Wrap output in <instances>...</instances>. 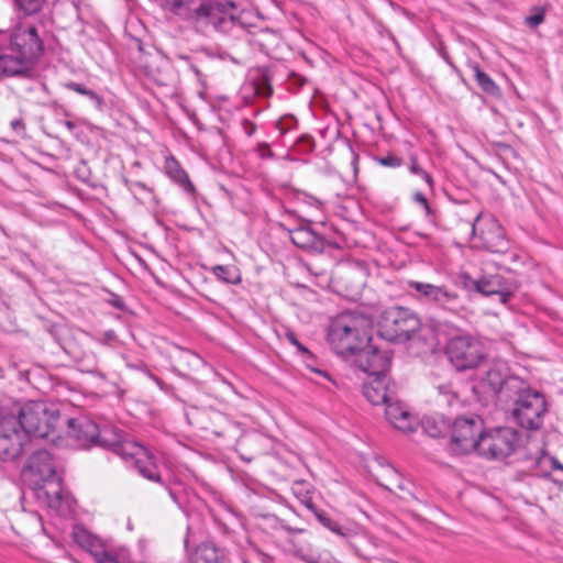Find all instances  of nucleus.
I'll list each match as a JSON object with an SVG mask.
<instances>
[{"mask_svg":"<svg viewBox=\"0 0 563 563\" xmlns=\"http://www.w3.org/2000/svg\"><path fill=\"white\" fill-rule=\"evenodd\" d=\"M368 377L386 375L391 365V354L389 351H382L368 343L366 347L361 349L351 360Z\"/></svg>","mask_w":563,"mask_h":563,"instance_id":"16","label":"nucleus"},{"mask_svg":"<svg viewBox=\"0 0 563 563\" xmlns=\"http://www.w3.org/2000/svg\"><path fill=\"white\" fill-rule=\"evenodd\" d=\"M421 428L431 438H441L450 433L451 420L443 415L424 416L421 420Z\"/></svg>","mask_w":563,"mask_h":563,"instance_id":"28","label":"nucleus"},{"mask_svg":"<svg viewBox=\"0 0 563 563\" xmlns=\"http://www.w3.org/2000/svg\"><path fill=\"white\" fill-rule=\"evenodd\" d=\"M409 170L411 174H415V175L421 177L426 181V184L429 186V188L433 189L434 181H433L432 176L418 164L417 158H415V157L411 158V165L409 167Z\"/></svg>","mask_w":563,"mask_h":563,"instance_id":"42","label":"nucleus"},{"mask_svg":"<svg viewBox=\"0 0 563 563\" xmlns=\"http://www.w3.org/2000/svg\"><path fill=\"white\" fill-rule=\"evenodd\" d=\"M25 472L32 477L36 498L56 514L66 516L74 510V500L63 488L55 461L46 450L34 451L27 460Z\"/></svg>","mask_w":563,"mask_h":563,"instance_id":"1","label":"nucleus"},{"mask_svg":"<svg viewBox=\"0 0 563 563\" xmlns=\"http://www.w3.org/2000/svg\"><path fill=\"white\" fill-rule=\"evenodd\" d=\"M46 2L47 0H13L15 10L24 16L40 13Z\"/></svg>","mask_w":563,"mask_h":563,"instance_id":"36","label":"nucleus"},{"mask_svg":"<svg viewBox=\"0 0 563 563\" xmlns=\"http://www.w3.org/2000/svg\"><path fill=\"white\" fill-rule=\"evenodd\" d=\"M290 239L295 245L303 250H314L317 244V234L309 227L292 230Z\"/></svg>","mask_w":563,"mask_h":563,"instance_id":"32","label":"nucleus"},{"mask_svg":"<svg viewBox=\"0 0 563 563\" xmlns=\"http://www.w3.org/2000/svg\"><path fill=\"white\" fill-rule=\"evenodd\" d=\"M545 9L542 7H533L531 13L525 18V23L531 29H536L544 22Z\"/></svg>","mask_w":563,"mask_h":563,"instance_id":"40","label":"nucleus"},{"mask_svg":"<svg viewBox=\"0 0 563 563\" xmlns=\"http://www.w3.org/2000/svg\"><path fill=\"white\" fill-rule=\"evenodd\" d=\"M10 126L18 135H23L25 133V124L21 118L12 120L10 122Z\"/></svg>","mask_w":563,"mask_h":563,"instance_id":"44","label":"nucleus"},{"mask_svg":"<svg viewBox=\"0 0 563 563\" xmlns=\"http://www.w3.org/2000/svg\"><path fill=\"white\" fill-rule=\"evenodd\" d=\"M64 87L67 88L68 90H71L79 95L88 97L91 101L95 102V104L98 109H102L103 99L93 90L88 89L85 85L75 82V81H68V82L64 84Z\"/></svg>","mask_w":563,"mask_h":563,"instance_id":"37","label":"nucleus"},{"mask_svg":"<svg viewBox=\"0 0 563 563\" xmlns=\"http://www.w3.org/2000/svg\"><path fill=\"white\" fill-rule=\"evenodd\" d=\"M459 278L465 289L484 296L498 295L499 301L504 305L510 300L517 289L516 282L501 274L483 275L481 278L474 279L467 273H461Z\"/></svg>","mask_w":563,"mask_h":563,"instance_id":"12","label":"nucleus"},{"mask_svg":"<svg viewBox=\"0 0 563 563\" xmlns=\"http://www.w3.org/2000/svg\"><path fill=\"white\" fill-rule=\"evenodd\" d=\"M509 401H512L511 418L519 427L530 431L539 430L542 427L548 412V402L541 391L522 380V386L514 391V397Z\"/></svg>","mask_w":563,"mask_h":563,"instance_id":"5","label":"nucleus"},{"mask_svg":"<svg viewBox=\"0 0 563 563\" xmlns=\"http://www.w3.org/2000/svg\"><path fill=\"white\" fill-rule=\"evenodd\" d=\"M380 466V473L375 474L376 482L384 488L388 490H394L395 488L402 489V479L400 474L393 466L388 464H383L380 460H377Z\"/></svg>","mask_w":563,"mask_h":563,"instance_id":"31","label":"nucleus"},{"mask_svg":"<svg viewBox=\"0 0 563 563\" xmlns=\"http://www.w3.org/2000/svg\"><path fill=\"white\" fill-rule=\"evenodd\" d=\"M13 415L20 420L29 439L33 437L54 443L59 438L60 415L55 406L44 401H29Z\"/></svg>","mask_w":563,"mask_h":563,"instance_id":"3","label":"nucleus"},{"mask_svg":"<svg viewBox=\"0 0 563 563\" xmlns=\"http://www.w3.org/2000/svg\"><path fill=\"white\" fill-rule=\"evenodd\" d=\"M301 501L305 504V506L307 508H309L310 510H312L313 514L317 515V508H316V506H314V504L312 501V497L311 496H308L307 498L302 499Z\"/></svg>","mask_w":563,"mask_h":563,"instance_id":"48","label":"nucleus"},{"mask_svg":"<svg viewBox=\"0 0 563 563\" xmlns=\"http://www.w3.org/2000/svg\"><path fill=\"white\" fill-rule=\"evenodd\" d=\"M452 329L445 345V354L456 371L463 372L477 367L485 358L482 343L468 334L457 333Z\"/></svg>","mask_w":563,"mask_h":563,"instance_id":"6","label":"nucleus"},{"mask_svg":"<svg viewBox=\"0 0 563 563\" xmlns=\"http://www.w3.org/2000/svg\"><path fill=\"white\" fill-rule=\"evenodd\" d=\"M385 416L387 421L397 430L409 433L415 430V418L405 408V406L395 398L388 402H385Z\"/></svg>","mask_w":563,"mask_h":563,"instance_id":"22","label":"nucleus"},{"mask_svg":"<svg viewBox=\"0 0 563 563\" xmlns=\"http://www.w3.org/2000/svg\"><path fill=\"white\" fill-rule=\"evenodd\" d=\"M318 374H319V376H323V377L330 379L329 374L327 372H324V371L319 369Z\"/></svg>","mask_w":563,"mask_h":563,"instance_id":"58","label":"nucleus"},{"mask_svg":"<svg viewBox=\"0 0 563 563\" xmlns=\"http://www.w3.org/2000/svg\"><path fill=\"white\" fill-rule=\"evenodd\" d=\"M187 421L200 429L212 432L217 437L234 435L239 424L229 417L213 408L190 407L186 411Z\"/></svg>","mask_w":563,"mask_h":563,"instance_id":"13","label":"nucleus"},{"mask_svg":"<svg viewBox=\"0 0 563 563\" xmlns=\"http://www.w3.org/2000/svg\"><path fill=\"white\" fill-rule=\"evenodd\" d=\"M277 128L279 129L280 133L284 134L286 132V129H284L283 126V122L282 121H278L277 122Z\"/></svg>","mask_w":563,"mask_h":563,"instance_id":"56","label":"nucleus"},{"mask_svg":"<svg viewBox=\"0 0 563 563\" xmlns=\"http://www.w3.org/2000/svg\"><path fill=\"white\" fill-rule=\"evenodd\" d=\"M376 161L379 165L389 168H397L402 165V159L395 154H388L387 156L378 157Z\"/></svg>","mask_w":563,"mask_h":563,"instance_id":"43","label":"nucleus"},{"mask_svg":"<svg viewBox=\"0 0 563 563\" xmlns=\"http://www.w3.org/2000/svg\"><path fill=\"white\" fill-rule=\"evenodd\" d=\"M107 340H113L115 338V333L112 330H109L104 333Z\"/></svg>","mask_w":563,"mask_h":563,"instance_id":"53","label":"nucleus"},{"mask_svg":"<svg viewBox=\"0 0 563 563\" xmlns=\"http://www.w3.org/2000/svg\"><path fill=\"white\" fill-rule=\"evenodd\" d=\"M446 62L449 63V65H450L451 67L455 68V67H454V64H452V63H451L450 60H448V59H446Z\"/></svg>","mask_w":563,"mask_h":563,"instance_id":"63","label":"nucleus"},{"mask_svg":"<svg viewBox=\"0 0 563 563\" xmlns=\"http://www.w3.org/2000/svg\"><path fill=\"white\" fill-rule=\"evenodd\" d=\"M296 347L298 349L299 352L301 353H305V354H310V352L299 342Z\"/></svg>","mask_w":563,"mask_h":563,"instance_id":"54","label":"nucleus"},{"mask_svg":"<svg viewBox=\"0 0 563 563\" xmlns=\"http://www.w3.org/2000/svg\"><path fill=\"white\" fill-rule=\"evenodd\" d=\"M31 71L13 53H0V79L5 77H29Z\"/></svg>","mask_w":563,"mask_h":563,"instance_id":"27","label":"nucleus"},{"mask_svg":"<svg viewBox=\"0 0 563 563\" xmlns=\"http://www.w3.org/2000/svg\"><path fill=\"white\" fill-rule=\"evenodd\" d=\"M481 386L490 391L500 402H507L514 397V391L522 386V379L508 375L505 366L496 365L486 372Z\"/></svg>","mask_w":563,"mask_h":563,"instance_id":"14","label":"nucleus"},{"mask_svg":"<svg viewBox=\"0 0 563 563\" xmlns=\"http://www.w3.org/2000/svg\"><path fill=\"white\" fill-rule=\"evenodd\" d=\"M128 460H133L139 473L146 479L162 483L158 467L154 461V456L146 448L137 444H129Z\"/></svg>","mask_w":563,"mask_h":563,"instance_id":"20","label":"nucleus"},{"mask_svg":"<svg viewBox=\"0 0 563 563\" xmlns=\"http://www.w3.org/2000/svg\"><path fill=\"white\" fill-rule=\"evenodd\" d=\"M98 424L87 418L68 420V437L80 448L96 446Z\"/></svg>","mask_w":563,"mask_h":563,"instance_id":"21","label":"nucleus"},{"mask_svg":"<svg viewBox=\"0 0 563 563\" xmlns=\"http://www.w3.org/2000/svg\"><path fill=\"white\" fill-rule=\"evenodd\" d=\"M422 208L424 209L426 216H427L428 218H431V217H432V214H433V211H432V209H431V207H430L429 202H427L426 205H423V206H422Z\"/></svg>","mask_w":563,"mask_h":563,"instance_id":"51","label":"nucleus"},{"mask_svg":"<svg viewBox=\"0 0 563 563\" xmlns=\"http://www.w3.org/2000/svg\"><path fill=\"white\" fill-rule=\"evenodd\" d=\"M421 325L418 316L405 307H390L386 309L379 319V333L382 338L390 342L410 340L419 331Z\"/></svg>","mask_w":563,"mask_h":563,"instance_id":"7","label":"nucleus"},{"mask_svg":"<svg viewBox=\"0 0 563 563\" xmlns=\"http://www.w3.org/2000/svg\"><path fill=\"white\" fill-rule=\"evenodd\" d=\"M213 275L229 284H236L240 277L236 275V269L233 266L217 265L212 267Z\"/></svg>","mask_w":563,"mask_h":563,"instance_id":"38","label":"nucleus"},{"mask_svg":"<svg viewBox=\"0 0 563 563\" xmlns=\"http://www.w3.org/2000/svg\"><path fill=\"white\" fill-rule=\"evenodd\" d=\"M174 366L177 371L184 375L198 369L203 361L195 352L186 349H178L176 354L173 356Z\"/></svg>","mask_w":563,"mask_h":563,"instance_id":"29","label":"nucleus"},{"mask_svg":"<svg viewBox=\"0 0 563 563\" xmlns=\"http://www.w3.org/2000/svg\"><path fill=\"white\" fill-rule=\"evenodd\" d=\"M544 462H548L550 464V470L551 471H561L563 472V464L560 463L555 457L553 456H548L545 457L543 461Z\"/></svg>","mask_w":563,"mask_h":563,"instance_id":"45","label":"nucleus"},{"mask_svg":"<svg viewBox=\"0 0 563 563\" xmlns=\"http://www.w3.org/2000/svg\"><path fill=\"white\" fill-rule=\"evenodd\" d=\"M113 305H114L117 308H120V309H122V308H123V302H122L120 299L115 300V301L113 302Z\"/></svg>","mask_w":563,"mask_h":563,"instance_id":"57","label":"nucleus"},{"mask_svg":"<svg viewBox=\"0 0 563 563\" xmlns=\"http://www.w3.org/2000/svg\"><path fill=\"white\" fill-rule=\"evenodd\" d=\"M318 107H319V110H320L321 108H323V102H322V100H321V98H320V97H319V103H318Z\"/></svg>","mask_w":563,"mask_h":563,"instance_id":"59","label":"nucleus"},{"mask_svg":"<svg viewBox=\"0 0 563 563\" xmlns=\"http://www.w3.org/2000/svg\"><path fill=\"white\" fill-rule=\"evenodd\" d=\"M74 539L80 548L90 553L93 561L109 549L100 538L85 528H77L74 531Z\"/></svg>","mask_w":563,"mask_h":563,"instance_id":"25","label":"nucleus"},{"mask_svg":"<svg viewBox=\"0 0 563 563\" xmlns=\"http://www.w3.org/2000/svg\"><path fill=\"white\" fill-rule=\"evenodd\" d=\"M98 433L96 446L112 451L125 461H128L125 451L129 452V444H137L135 441L125 439L122 431L110 423L98 424Z\"/></svg>","mask_w":563,"mask_h":563,"instance_id":"17","label":"nucleus"},{"mask_svg":"<svg viewBox=\"0 0 563 563\" xmlns=\"http://www.w3.org/2000/svg\"><path fill=\"white\" fill-rule=\"evenodd\" d=\"M437 389L439 393V402L451 407L459 400L457 394L452 389L451 385H439Z\"/></svg>","mask_w":563,"mask_h":563,"instance_id":"39","label":"nucleus"},{"mask_svg":"<svg viewBox=\"0 0 563 563\" xmlns=\"http://www.w3.org/2000/svg\"><path fill=\"white\" fill-rule=\"evenodd\" d=\"M286 336L292 345L296 346L299 343V341L297 340L296 335L292 332H288Z\"/></svg>","mask_w":563,"mask_h":563,"instance_id":"49","label":"nucleus"},{"mask_svg":"<svg viewBox=\"0 0 563 563\" xmlns=\"http://www.w3.org/2000/svg\"><path fill=\"white\" fill-rule=\"evenodd\" d=\"M338 166H339V164H338V159L336 158H334V159H332L330 162H327V165H325L327 173L328 174L335 173L336 169H338Z\"/></svg>","mask_w":563,"mask_h":563,"instance_id":"46","label":"nucleus"},{"mask_svg":"<svg viewBox=\"0 0 563 563\" xmlns=\"http://www.w3.org/2000/svg\"><path fill=\"white\" fill-rule=\"evenodd\" d=\"M9 49L32 73L34 65L44 54V43L37 27L32 24H20L9 35Z\"/></svg>","mask_w":563,"mask_h":563,"instance_id":"9","label":"nucleus"},{"mask_svg":"<svg viewBox=\"0 0 563 563\" xmlns=\"http://www.w3.org/2000/svg\"><path fill=\"white\" fill-rule=\"evenodd\" d=\"M373 321L360 312H343L333 318L327 330V341L335 354L346 361L372 342Z\"/></svg>","mask_w":563,"mask_h":563,"instance_id":"2","label":"nucleus"},{"mask_svg":"<svg viewBox=\"0 0 563 563\" xmlns=\"http://www.w3.org/2000/svg\"><path fill=\"white\" fill-rule=\"evenodd\" d=\"M481 222V214H478L475 219V221L473 222L472 224V233L473 234H476L477 232V228H478V223Z\"/></svg>","mask_w":563,"mask_h":563,"instance_id":"50","label":"nucleus"},{"mask_svg":"<svg viewBox=\"0 0 563 563\" xmlns=\"http://www.w3.org/2000/svg\"><path fill=\"white\" fill-rule=\"evenodd\" d=\"M408 287L417 292L419 299L433 302L442 309L455 312L461 307L459 295L444 286L409 280Z\"/></svg>","mask_w":563,"mask_h":563,"instance_id":"15","label":"nucleus"},{"mask_svg":"<svg viewBox=\"0 0 563 563\" xmlns=\"http://www.w3.org/2000/svg\"><path fill=\"white\" fill-rule=\"evenodd\" d=\"M363 285L364 282L361 273L354 268H346L339 272L335 282V289L340 294L354 297L358 294Z\"/></svg>","mask_w":563,"mask_h":563,"instance_id":"23","label":"nucleus"},{"mask_svg":"<svg viewBox=\"0 0 563 563\" xmlns=\"http://www.w3.org/2000/svg\"><path fill=\"white\" fill-rule=\"evenodd\" d=\"M319 523H321L324 528L330 530L335 536L346 539L353 534V530L341 525L339 521L334 520L333 518L329 517L324 512H320L318 515Z\"/></svg>","mask_w":563,"mask_h":563,"instance_id":"35","label":"nucleus"},{"mask_svg":"<svg viewBox=\"0 0 563 563\" xmlns=\"http://www.w3.org/2000/svg\"><path fill=\"white\" fill-rule=\"evenodd\" d=\"M64 124L69 131L75 129V123L71 121H65Z\"/></svg>","mask_w":563,"mask_h":563,"instance_id":"55","label":"nucleus"},{"mask_svg":"<svg viewBox=\"0 0 563 563\" xmlns=\"http://www.w3.org/2000/svg\"><path fill=\"white\" fill-rule=\"evenodd\" d=\"M93 562L95 563H128V560L123 552H114V551L108 549Z\"/></svg>","mask_w":563,"mask_h":563,"instance_id":"41","label":"nucleus"},{"mask_svg":"<svg viewBox=\"0 0 563 563\" xmlns=\"http://www.w3.org/2000/svg\"><path fill=\"white\" fill-rule=\"evenodd\" d=\"M169 496L175 500V495L172 489L168 488Z\"/></svg>","mask_w":563,"mask_h":563,"instance_id":"60","label":"nucleus"},{"mask_svg":"<svg viewBox=\"0 0 563 563\" xmlns=\"http://www.w3.org/2000/svg\"><path fill=\"white\" fill-rule=\"evenodd\" d=\"M483 432V421L478 416L456 418L453 423L451 422L450 452L456 455L477 452L479 435Z\"/></svg>","mask_w":563,"mask_h":563,"instance_id":"10","label":"nucleus"},{"mask_svg":"<svg viewBox=\"0 0 563 563\" xmlns=\"http://www.w3.org/2000/svg\"><path fill=\"white\" fill-rule=\"evenodd\" d=\"M316 96H317V89L313 91L312 98H314Z\"/></svg>","mask_w":563,"mask_h":563,"instance_id":"64","label":"nucleus"},{"mask_svg":"<svg viewBox=\"0 0 563 563\" xmlns=\"http://www.w3.org/2000/svg\"><path fill=\"white\" fill-rule=\"evenodd\" d=\"M146 75L150 80L161 87L169 86L173 77L170 67L166 62H163L156 66H148Z\"/></svg>","mask_w":563,"mask_h":563,"instance_id":"33","label":"nucleus"},{"mask_svg":"<svg viewBox=\"0 0 563 563\" xmlns=\"http://www.w3.org/2000/svg\"><path fill=\"white\" fill-rule=\"evenodd\" d=\"M413 200L421 206H423L428 202V199L426 198V196L420 191H417L413 195Z\"/></svg>","mask_w":563,"mask_h":563,"instance_id":"47","label":"nucleus"},{"mask_svg":"<svg viewBox=\"0 0 563 563\" xmlns=\"http://www.w3.org/2000/svg\"><path fill=\"white\" fill-rule=\"evenodd\" d=\"M301 142H308L309 143V147L312 148L313 147V139L311 136H308V135H305L300 139Z\"/></svg>","mask_w":563,"mask_h":563,"instance_id":"52","label":"nucleus"},{"mask_svg":"<svg viewBox=\"0 0 563 563\" xmlns=\"http://www.w3.org/2000/svg\"><path fill=\"white\" fill-rule=\"evenodd\" d=\"M520 439V433L511 427L484 430L479 435L477 454L487 460L503 461L517 451Z\"/></svg>","mask_w":563,"mask_h":563,"instance_id":"8","label":"nucleus"},{"mask_svg":"<svg viewBox=\"0 0 563 563\" xmlns=\"http://www.w3.org/2000/svg\"><path fill=\"white\" fill-rule=\"evenodd\" d=\"M25 430L21 428V422L14 415H3L0 417V460L13 462L18 460L25 451L29 442Z\"/></svg>","mask_w":563,"mask_h":563,"instance_id":"11","label":"nucleus"},{"mask_svg":"<svg viewBox=\"0 0 563 563\" xmlns=\"http://www.w3.org/2000/svg\"><path fill=\"white\" fill-rule=\"evenodd\" d=\"M479 239L482 245L492 253L504 254L509 250L505 230L495 218H489L481 224Z\"/></svg>","mask_w":563,"mask_h":563,"instance_id":"19","label":"nucleus"},{"mask_svg":"<svg viewBox=\"0 0 563 563\" xmlns=\"http://www.w3.org/2000/svg\"><path fill=\"white\" fill-rule=\"evenodd\" d=\"M190 24L200 31L212 27L217 32L234 35L244 32L238 7L230 0H201Z\"/></svg>","mask_w":563,"mask_h":563,"instance_id":"4","label":"nucleus"},{"mask_svg":"<svg viewBox=\"0 0 563 563\" xmlns=\"http://www.w3.org/2000/svg\"><path fill=\"white\" fill-rule=\"evenodd\" d=\"M201 0H162V8L179 20L191 23Z\"/></svg>","mask_w":563,"mask_h":563,"instance_id":"24","label":"nucleus"},{"mask_svg":"<svg viewBox=\"0 0 563 563\" xmlns=\"http://www.w3.org/2000/svg\"><path fill=\"white\" fill-rule=\"evenodd\" d=\"M468 66L473 70L475 80L477 81L478 86L482 88V90L484 92L492 95V96L498 95V92H499L498 86L486 73H484L481 69V67L477 63H471Z\"/></svg>","mask_w":563,"mask_h":563,"instance_id":"34","label":"nucleus"},{"mask_svg":"<svg viewBox=\"0 0 563 563\" xmlns=\"http://www.w3.org/2000/svg\"><path fill=\"white\" fill-rule=\"evenodd\" d=\"M332 150H333V146H332V145H329V146H327V148H325V151H328V152H330V153L332 152Z\"/></svg>","mask_w":563,"mask_h":563,"instance_id":"61","label":"nucleus"},{"mask_svg":"<svg viewBox=\"0 0 563 563\" xmlns=\"http://www.w3.org/2000/svg\"><path fill=\"white\" fill-rule=\"evenodd\" d=\"M192 563H228V559L223 550L206 542L197 548Z\"/></svg>","mask_w":563,"mask_h":563,"instance_id":"30","label":"nucleus"},{"mask_svg":"<svg viewBox=\"0 0 563 563\" xmlns=\"http://www.w3.org/2000/svg\"><path fill=\"white\" fill-rule=\"evenodd\" d=\"M191 68L194 69V71L198 75L199 74V70L195 67V66H191Z\"/></svg>","mask_w":563,"mask_h":563,"instance_id":"62","label":"nucleus"},{"mask_svg":"<svg viewBox=\"0 0 563 563\" xmlns=\"http://www.w3.org/2000/svg\"><path fill=\"white\" fill-rule=\"evenodd\" d=\"M164 172L175 184L181 187L184 191L188 194L195 191V187L188 174L181 168L180 164L173 155L165 158Z\"/></svg>","mask_w":563,"mask_h":563,"instance_id":"26","label":"nucleus"},{"mask_svg":"<svg viewBox=\"0 0 563 563\" xmlns=\"http://www.w3.org/2000/svg\"><path fill=\"white\" fill-rule=\"evenodd\" d=\"M396 386L387 375L368 377L363 384V395L373 406H383L395 398Z\"/></svg>","mask_w":563,"mask_h":563,"instance_id":"18","label":"nucleus"}]
</instances>
